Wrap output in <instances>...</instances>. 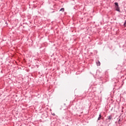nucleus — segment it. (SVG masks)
I'll return each mask as SVG.
<instances>
[{
    "mask_svg": "<svg viewBox=\"0 0 126 126\" xmlns=\"http://www.w3.org/2000/svg\"><path fill=\"white\" fill-rule=\"evenodd\" d=\"M115 8L116 11H118L119 12H121V10H120V7H119V3L117 2H115Z\"/></svg>",
    "mask_w": 126,
    "mask_h": 126,
    "instance_id": "f257e3e1",
    "label": "nucleus"
},
{
    "mask_svg": "<svg viewBox=\"0 0 126 126\" xmlns=\"http://www.w3.org/2000/svg\"><path fill=\"white\" fill-rule=\"evenodd\" d=\"M109 120V122H110V121H111V120H113V116H112V115H110L108 117H107V119Z\"/></svg>",
    "mask_w": 126,
    "mask_h": 126,
    "instance_id": "f03ea898",
    "label": "nucleus"
},
{
    "mask_svg": "<svg viewBox=\"0 0 126 126\" xmlns=\"http://www.w3.org/2000/svg\"><path fill=\"white\" fill-rule=\"evenodd\" d=\"M96 65L98 66H99V65H101V63L99 61H96Z\"/></svg>",
    "mask_w": 126,
    "mask_h": 126,
    "instance_id": "7ed1b4c3",
    "label": "nucleus"
},
{
    "mask_svg": "<svg viewBox=\"0 0 126 126\" xmlns=\"http://www.w3.org/2000/svg\"><path fill=\"white\" fill-rule=\"evenodd\" d=\"M60 11H62V12H64V8H62L60 10Z\"/></svg>",
    "mask_w": 126,
    "mask_h": 126,
    "instance_id": "20e7f679",
    "label": "nucleus"
},
{
    "mask_svg": "<svg viewBox=\"0 0 126 126\" xmlns=\"http://www.w3.org/2000/svg\"><path fill=\"white\" fill-rule=\"evenodd\" d=\"M118 124H121V119H118Z\"/></svg>",
    "mask_w": 126,
    "mask_h": 126,
    "instance_id": "39448f33",
    "label": "nucleus"
},
{
    "mask_svg": "<svg viewBox=\"0 0 126 126\" xmlns=\"http://www.w3.org/2000/svg\"><path fill=\"white\" fill-rule=\"evenodd\" d=\"M100 120H101V117H99L97 119V121H100Z\"/></svg>",
    "mask_w": 126,
    "mask_h": 126,
    "instance_id": "423d86ee",
    "label": "nucleus"
},
{
    "mask_svg": "<svg viewBox=\"0 0 126 126\" xmlns=\"http://www.w3.org/2000/svg\"><path fill=\"white\" fill-rule=\"evenodd\" d=\"M99 118H102V115H101V113H100V114L99 115Z\"/></svg>",
    "mask_w": 126,
    "mask_h": 126,
    "instance_id": "0eeeda50",
    "label": "nucleus"
},
{
    "mask_svg": "<svg viewBox=\"0 0 126 126\" xmlns=\"http://www.w3.org/2000/svg\"><path fill=\"white\" fill-rule=\"evenodd\" d=\"M53 116H56V114H55V113H54V114H53Z\"/></svg>",
    "mask_w": 126,
    "mask_h": 126,
    "instance_id": "6e6552de",
    "label": "nucleus"
}]
</instances>
